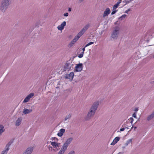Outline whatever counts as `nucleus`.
Returning a JSON list of instances; mask_svg holds the SVG:
<instances>
[{"mask_svg":"<svg viewBox=\"0 0 154 154\" xmlns=\"http://www.w3.org/2000/svg\"><path fill=\"white\" fill-rule=\"evenodd\" d=\"M99 105L98 101L94 102L91 107L85 119L87 120H90L94 115Z\"/></svg>","mask_w":154,"mask_h":154,"instance_id":"f257e3e1","label":"nucleus"},{"mask_svg":"<svg viewBox=\"0 0 154 154\" xmlns=\"http://www.w3.org/2000/svg\"><path fill=\"white\" fill-rule=\"evenodd\" d=\"M10 4L9 0H3L0 6V11L2 12H5Z\"/></svg>","mask_w":154,"mask_h":154,"instance_id":"f03ea898","label":"nucleus"},{"mask_svg":"<svg viewBox=\"0 0 154 154\" xmlns=\"http://www.w3.org/2000/svg\"><path fill=\"white\" fill-rule=\"evenodd\" d=\"M119 28L118 27L115 28L112 34V37L113 39H117L119 33Z\"/></svg>","mask_w":154,"mask_h":154,"instance_id":"7ed1b4c3","label":"nucleus"},{"mask_svg":"<svg viewBox=\"0 0 154 154\" xmlns=\"http://www.w3.org/2000/svg\"><path fill=\"white\" fill-rule=\"evenodd\" d=\"M89 26V24H86L78 33L77 35L80 37L88 29Z\"/></svg>","mask_w":154,"mask_h":154,"instance_id":"20e7f679","label":"nucleus"},{"mask_svg":"<svg viewBox=\"0 0 154 154\" xmlns=\"http://www.w3.org/2000/svg\"><path fill=\"white\" fill-rule=\"evenodd\" d=\"M80 38V37L77 35L69 44V47H72L75 42L79 40Z\"/></svg>","mask_w":154,"mask_h":154,"instance_id":"39448f33","label":"nucleus"},{"mask_svg":"<svg viewBox=\"0 0 154 154\" xmlns=\"http://www.w3.org/2000/svg\"><path fill=\"white\" fill-rule=\"evenodd\" d=\"M51 145H52L54 148H56L57 150L59 149V147L60 144L59 143L56 142H55L50 141Z\"/></svg>","mask_w":154,"mask_h":154,"instance_id":"423d86ee","label":"nucleus"},{"mask_svg":"<svg viewBox=\"0 0 154 154\" xmlns=\"http://www.w3.org/2000/svg\"><path fill=\"white\" fill-rule=\"evenodd\" d=\"M34 95V94L31 93L28 95L24 99L23 103H26L29 101L30 99Z\"/></svg>","mask_w":154,"mask_h":154,"instance_id":"0eeeda50","label":"nucleus"},{"mask_svg":"<svg viewBox=\"0 0 154 154\" xmlns=\"http://www.w3.org/2000/svg\"><path fill=\"white\" fill-rule=\"evenodd\" d=\"M82 63H79L77 64L75 67V70L76 72H80L82 69Z\"/></svg>","mask_w":154,"mask_h":154,"instance_id":"6e6552de","label":"nucleus"},{"mask_svg":"<svg viewBox=\"0 0 154 154\" xmlns=\"http://www.w3.org/2000/svg\"><path fill=\"white\" fill-rule=\"evenodd\" d=\"M11 145L10 143H8L4 149L2 151L1 154H7L8 150L9 149V147Z\"/></svg>","mask_w":154,"mask_h":154,"instance_id":"1a4fd4ad","label":"nucleus"},{"mask_svg":"<svg viewBox=\"0 0 154 154\" xmlns=\"http://www.w3.org/2000/svg\"><path fill=\"white\" fill-rule=\"evenodd\" d=\"M66 25V21H63L60 25L57 26V29L60 30H62L64 28V26Z\"/></svg>","mask_w":154,"mask_h":154,"instance_id":"9d476101","label":"nucleus"},{"mask_svg":"<svg viewBox=\"0 0 154 154\" xmlns=\"http://www.w3.org/2000/svg\"><path fill=\"white\" fill-rule=\"evenodd\" d=\"M74 75V72H70L69 74L66 75L65 76V77L66 79L72 80L73 78Z\"/></svg>","mask_w":154,"mask_h":154,"instance_id":"9b49d317","label":"nucleus"},{"mask_svg":"<svg viewBox=\"0 0 154 154\" xmlns=\"http://www.w3.org/2000/svg\"><path fill=\"white\" fill-rule=\"evenodd\" d=\"M110 13V11L109 8H107L105 9L103 15V17L105 18Z\"/></svg>","mask_w":154,"mask_h":154,"instance_id":"f8f14e48","label":"nucleus"},{"mask_svg":"<svg viewBox=\"0 0 154 154\" xmlns=\"http://www.w3.org/2000/svg\"><path fill=\"white\" fill-rule=\"evenodd\" d=\"M72 64L69 63H66L64 66V68L65 70H69L72 67Z\"/></svg>","mask_w":154,"mask_h":154,"instance_id":"ddd939ff","label":"nucleus"},{"mask_svg":"<svg viewBox=\"0 0 154 154\" xmlns=\"http://www.w3.org/2000/svg\"><path fill=\"white\" fill-rule=\"evenodd\" d=\"M32 147L28 148L23 154H31L33 150Z\"/></svg>","mask_w":154,"mask_h":154,"instance_id":"4468645a","label":"nucleus"},{"mask_svg":"<svg viewBox=\"0 0 154 154\" xmlns=\"http://www.w3.org/2000/svg\"><path fill=\"white\" fill-rule=\"evenodd\" d=\"M73 140V138L72 137H70L68 138L65 142L64 143V144H66L67 146H68L70 144L72 141Z\"/></svg>","mask_w":154,"mask_h":154,"instance_id":"2eb2a0df","label":"nucleus"},{"mask_svg":"<svg viewBox=\"0 0 154 154\" xmlns=\"http://www.w3.org/2000/svg\"><path fill=\"white\" fill-rule=\"evenodd\" d=\"M65 130L64 129L62 128L60 129L59 132L57 133V135L59 137L62 136L65 132Z\"/></svg>","mask_w":154,"mask_h":154,"instance_id":"dca6fc26","label":"nucleus"},{"mask_svg":"<svg viewBox=\"0 0 154 154\" xmlns=\"http://www.w3.org/2000/svg\"><path fill=\"white\" fill-rule=\"evenodd\" d=\"M119 137H116L113 140L112 142L111 143V145H114L119 140Z\"/></svg>","mask_w":154,"mask_h":154,"instance_id":"f3484780","label":"nucleus"},{"mask_svg":"<svg viewBox=\"0 0 154 154\" xmlns=\"http://www.w3.org/2000/svg\"><path fill=\"white\" fill-rule=\"evenodd\" d=\"M32 111V109H28L26 108L24 109L23 110V113L25 114H27L31 112Z\"/></svg>","mask_w":154,"mask_h":154,"instance_id":"a211bd4d","label":"nucleus"},{"mask_svg":"<svg viewBox=\"0 0 154 154\" xmlns=\"http://www.w3.org/2000/svg\"><path fill=\"white\" fill-rule=\"evenodd\" d=\"M5 129L4 126L1 125H0V135L2 134L4 132Z\"/></svg>","mask_w":154,"mask_h":154,"instance_id":"6ab92c4d","label":"nucleus"},{"mask_svg":"<svg viewBox=\"0 0 154 154\" xmlns=\"http://www.w3.org/2000/svg\"><path fill=\"white\" fill-rule=\"evenodd\" d=\"M21 121L22 119L20 117L18 118L16 121V125L17 126H19V125L21 124Z\"/></svg>","mask_w":154,"mask_h":154,"instance_id":"aec40b11","label":"nucleus"},{"mask_svg":"<svg viewBox=\"0 0 154 154\" xmlns=\"http://www.w3.org/2000/svg\"><path fill=\"white\" fill-rule=\"evenodd\" d=\"M154 117V111L152 113L149 115L147 118V120L148 121H149L152 119Z\"/></svg>","mask_w":154,"mask_h":154,"instance_id":"412c9836","label":"nucleus"},{"mask_svg":"<svg viewBox=\"0 0 154 154\" xmlns=\"http://www.w3.org/2000/svg\"><path fill=\"white\" fill-rule=\"evenodd\" d=\"M67 147L68 146L64 143L60 150L65 152V151L66 150Z\"/></svg>","mask_w":154,"mask_h":154,"instance_id":"4be33fe9","label":"nucleus"},{"mask_svg":"<svg viewBox=\"0 0 154 154\" xmlns=\"http://www.w3.org/2000/svg\"><path fill=\"white\" fill-rule=\"evenodd\" d=\"M71 115L70 114L67 115L65 118L64 120L66 121L67 119H69L71 117Z\"/></svg>","mask_w":154,"mask_h":154,"instance_id":"5701e85b","label":"nucleus"},{"mask_svg":"<svg viewBox=\"0 0 154 154\" xmlns=\"http://www.w3.org/2000/svg\"><path fill=\"white\" fill-rule=\"evenodd\" d=\"M132 141V139H131L128 140L125 144V146H127L128 145V144H129L130 143H131Z\"/></svg>","mask_w":154,"mask_h":154,"instance_id":"b1692460","label":"nucleus"},{"mask_svg":"<svg viewBox=\"0 0 154 154\" xmlns=\"http://www.w3.org/2000/svg\"><path fill=\"white\" fill-rule=\"evenodd\" d=\"M126 16V14H123L119 18V20H123L125 19Z\"/></svg>","mask_w":154,"mask_h":154,"instance_id":"393cba45","label":"nucleus"},{"mask_svg":"<svg viewBox=\"0 0 154 154\" xmlns=\"http://www.w3.org/2000/svg\"><path fill=\"white\" fill-rule=\"evenodd\" d=\"M84 54L83 52H82L80 54H79L78 57L79 58H82Z\"/></svg>","mask_w":154,"mask_h":154,"instance_id":"a878e982","label":"nucleus"},{"mask_svg":"<svg viewBox=\"0 0 154 154\" xmlns=\"http://www.w3.org/2000/svg\"><path fill=\"white\" fill-rule=\"evenodd\" d=\"M48 148L49 150L50 151H55L56 150L54 149H53V148L51 146H49V147H48Z\"/></svg>","mask_w":154,"mask_h":154,"instance_id":"bb28decb","label":"nucleus"},{"mask_svg":"<svg viewBox=\"0 0 154 154\" xmlns=\"http://www.w3.org/2000/svg\"><path fill=\"white\" fill-rule=\"evenodd\" d=\"M119 6V5H118L117 4H116L113 7V10H116V8H117Z\"/></svg>","mask_w":154,"mask_h":154,"instance_id":"cd10ccee","label":"nucleus"},{"mask_svg":"<svg viewBox=\"0 0 154 154\" xmlns=\"http://www.w3.org/2000/svg\"><path fill=\"white\" fill-rule=\"evenodd\" d=\"M94 43V42H90L88 43L86 45L85 47H87L89 46L90 45H91L93 44Z\"/></svg>","mask_w":154,"mask_h":154,"instance_id":"c85d7f7f","label":"nucleus"},{"mask_svg":"<svg viewBox=\"0 0 154 154\" xmlns=\"http://www.w3.org/2000/svg\"><path fill=\"white\" fill-rule=\"evenodd\" d=\"M129 121L130 122V123L132 124L133 123V122L134 121V119L132 117H131L129 119Z\"/></svg>","mask_w":154,"mask_h":154,"instance_id":"c756f323","label":"nucleus"},{"mask_svg":"<svg viewBox=\"0 0 154 154\" xmlns=\"http://www.w3.org/2000/svg\"><path fill=\"white\" fill-rule=\"evenodd\" d=\"M64 152L62 150H60V151L57 154H64Z\"/></svg>","mask_w":154,"mask_h":154,"instance_id":"7c9ffc66","label":"nucleus"},{"mask_svg":"<svg viewBox=\"0 0 154 154\" xmlns=\"http://www.w3.org/2000/svg\"><path fill=\"white\" fill-rule=\"evenodd\" d=\"M51 140H54V141H57V140H58V139H57V138L55 137H52V138H51Z\"/></svg>","mask_w":154,"mask_h":154,"instance_id":"2f4dec72","label":"nucleus"},{"mask_svg":"<svg viewBox=\"0 0 154 154\" xmlns=\"http://www.w3.org/2000/svg\"><path fill=\"white\" fill-rule=\"evenodd\" d=\"M75 152L74 150H72L69 152L68 154H75Z\"/></svg>","mask_w":154,"mask_h":154,"instance_id":"473e14b6","label":"nucleus"},{"mask_svg":"<svg viewBox=\"0 0 154 154\" xmlns=\"http://www.w3.org/2000/svg\"><path fill=\"white\" fill-rule=\"evenodd\" d=\"M132 116L134 118H137V113L135 112L133 114Z\"/></svg>","mask_w":154,"mask_h":154,"instance_id":"72a5a7b5","label":"nucleus"},{"mask_svg":"<svg viewBox=\"0 0 154 154\" xmlns=\"http://www.w3.org/2000/svg\"><path fill=\"white\" fill-rule=\"evenodd\" d=\"M117 12V10H113V11L111 13V15H113L115 14Z\"/></svg>","mask_w":154,"mask_h":154,"instance_id":"f704fd0d","label":"nucleus"},{"mask_svg":"<svg viewBox=\"0 0 154 154\" xmlns=\"http://www.w3.org/2000/svg\"><path fill=\"white\" fill-rule=\"evenodd\" d=\"M138 110V108L137 107H136L134 109V111L136 112H137Z\"/></svg>","mask_w":154,"mask_h":154,"instance_id":"c9c22d12","label":"nucleus"},{"mask_svg":"<svg viewBox=\"0 0 154 154\" xmlns=\"http://www.w3.org/2000/svg\"><path fill=\"white\" fill-rule=\"evenodd\" d=\"M130 11V9H128L125 11V13L128 14L129 11Z\"/></svg>","mask_w":154,"mask_h":154,"instance_id":"e433bc0d","label":"nucleus"},{"mask_svg":"<svg viewBox=\"0 0 154 154\" xmlns=\"http://www.w3.org/2000/svg\"><path fill=\"white\" fill-rule=\"evenodd\" d=\"M64 16L65 17H67L68 16V13H65L64 14Z\"/></svg>","mask_w":154,"mask_h":154,"instance_id":"4c0bfd02","label":"nucleus"},{"mask_svg":"<svg viewBox=\"0 0 154 154\" xmlns=\"http://www.w3.org/2000/svg\"><path fill=\"white\" fill-rule=\"evenodd\" d=\"M121 1L120 0H119L118 1L116 4H117L118 5H119V4L121 3Z\"/></svg>","mask_w":154,"mask_h":154,"instance_id":"58836bf2","label":"nucleus"},{"mask_svg":"<svg viewBox=\"0 0 154 154\" xmlns=\"http://www.w3.org/2000/svg\"><path fill=\"white\" fill-rule=\"evenodd\" d=\"M125 129V128H122L120 129V131H124V130Z\"/></svg>","mask_w":154,"mask_h":154,"instance_id":"ea45409f","label":"nucleus"},{"mask_svg":"<svg viewBox=\"0 0 154 154\" xmlns=\"http://www.w3.org/2000/svg\"><path fill=\"white\" fill-rule=\"evenodd\" d=\"M86 47H85L84 48H83L82 49V50L83 51L82 52H84V51H85V48H86Z\"/></svg>","mask_w":154,"mask_h":154,"instance_id":"a19ab883","label":"nucleus"},{"mask_svg":"<svg viewBox=\"0 0 154 154\" xmlns=\"http://www.w3.org/2000/svg\"><path fill=\"white\" fill-rule=\"evenodd\" d=\"M72 9L71 8H69L68 9V11L70 12L71 11Z\"/></svg>","mask_w":154,"mask_h":154,"instance_id":"79ce46f5","label":"nucleus"},{"mask_svg":"<svg viewBox=\"0 0 154 154\" xmlns=\"http://www.w3.org/2000/svg\"><path fill=\"white\" fill-rule=\"evenodd\" d=\"M84 0H79V2H82Z\"/></svg>","mask_w":154,"mask_h":154,"instance_id":"37998d69","label":"nucleus"},{"mask_svg":"<svg viewBox=\"0 0 154 154\" xmlns=\"http://www.w3.org/2000/svg\"><path fill=\"white\" fill-rule=\"evenodd\" d=\"M134 130H135V129L137 128V127H134Z\"/></svg>","mask_w":154,"mask_h":154,"instance_id":"c03bdc74","label":"nucleus"},{"mask_svg":"<svg viewBox=\"0 0 154 154\" xmlns=\"http://www.w3.org/2000/svg\"><path fill=\"white\" fill-rule=\"evenodd\" d=\"M118 154H121V153L120 152H119V153H118Z\"/></svg>","mask_w":154,"mask_h":154,"instance_id":"a18cd8bd","label":"nucleus"},{"mask_svg":"<svg viewBox=\"0 0 154 154\" xmlns=\"http://www.w3.org/2000/svg\"><path fill=\"white\" fill-rule=\"evenodd\" d=\"M133 126H132V127H131V128H133Z\"/></svg>","mask_w":154,"mask_h":154,"instance_id":"49530a36","label":"nucleus"}]
</instances>
